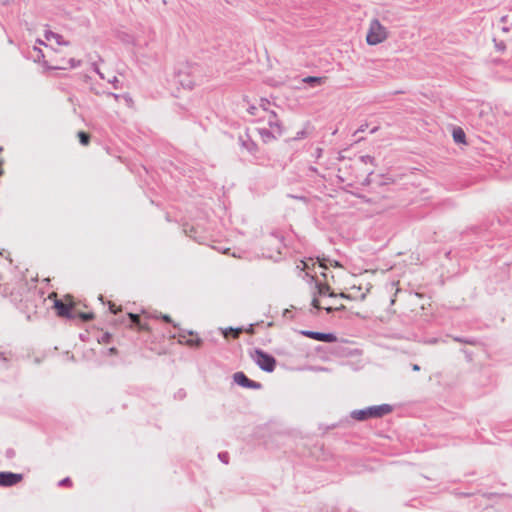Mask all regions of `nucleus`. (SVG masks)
Listing matches in <instances>:
<instances>
[{
    "label": "nucleus",
    "mask_w": 512,
    "mask_h": 512,
    "mask_svg": "<svg viewBox=\"0 0 512 512\" xmlns=\"http://www.w3.org/2000/svg\"><path fill=\"white\" fill-rule=\"evenodd\" d=\"M161 318H162L165 322H167V323L172 322V320H171L170 316H168V315H163Z\"/></svg>",
    "instance_id": "23"
},
{
    "label": "nucleus",
    "mask_w": 512,
    "mask_h": 512,
    "mask_svg": "<svg viewBox=\"0 0 512 512\" xmlns=\"http://www.w3.org/2000/svg\"><path fill=\"white\" fill-rule=\"evenodd\" d=\"M392 412V406L389 404H381L371 406L365 409L354 410L351 417L357 421H364L370 418H380Z\"/></svg>",
    "instance_id": "6"
},
{
    "label": "nucleus",
    "mask_w": 512,
    "mask_h": 512,
    "mask_svg": "<svg viewBox=\"0 0 512 512\" xmlns=\"http://www.w3.org/2000/svg\"><path fill=\"white\" fill-rule=\"evenodd\" d=\"M65 317L69 318V319H78L79 318L83 322H88V321L93 320L95 318V315L92 312H80L77 310L76 306H74L70 310L69 315H66Z\"/></svg>",
    "instance_id": "14"
},
{
    "label": "nucleus",
    "mask_w": 512,
    "mask_h": 512,
    "mask_svg": "<svg viewBox=\"0 0 512 512\" xmlns=\"http://www.w3.org/2000/svg\"><path fill=\"white\" fill-rule=\"evenodd\" d=\"M343 298L363 300L365 298V293H360L355 290V287H352L349 294L345 295L342 293L340 295H336L329 289L328 291H325L323 295L319 293V297L313 299L312 305L315 308L325 309L328 312L340 310L344 308V304L341 302V299Z\"/></svg>",
    "instance_id": "2"
},
{
    "label": "nucleus",
    "mask_w": 512,
    "mask_h": 512,
    "mask_svg": "<svg viewBox=\"0 0 512 512\" xmlns=\"http://www.w3.org/2000/svg\"><path fill=\"white\" fill-rule=\"evenodd\" d=\"M38 42L45 47V51H58L70 46L61 35L49 30L44 32L43 39H39Z\"/></svg>",
    "instance_id": "8"
},
{
    "label": "nucleus",
    "mask_w": 512,
    "mask_h": 512,
    "mask_svg": "<svg viewBox=\"0 0 512 512\" xmlns=\"http://www.w3.org/2000/svg\"><path fill=\"white\" fill-rule=\"evenodd\" d=\"M23 479L22 474L12 472H0V486L9 487L13 486Z\"/></svg>",
    "instance_id": "11"
},
{
    "label": "nucleus",
    "mask_w": 512,
    "mask_h": 512,
    "mask_svg": "<svg viewBox=\"0 0 512 512\" xmlns=\"http://www.w3.org/2000/svg\"><path fill=\"white\" fill-rule=\"evenodd\" d=\"M195 345H197V346H198V345H200V340H199V339H197V340L195 341Z\"/></svg>",
    "instance_id": "28"
},
{
    "label": "nucleus",
    "mask_w": 512,
    "mask_h": 512,
    "mask_svg": "<svg viewBox=\"0 0 512 512\" xmlns=\"http://www.w3.org/2000/svg\"><path fill=\"white\" fill-rule=\"evenodd\" d=\"M77 138L82 146H89L91 142V135L85 131H79Z\"/></svg>",
    "instance_id": "18"
},
{
    "label": "nucleus",
    "mask_w": 512,
    "mask_h": 512,
    "mask_svg": "<svg viewBox=\"0 0 512 512\" xmlns=\"http://www.w3.org/2000/svg\"><path fill=\"white\" fill-rule=\"evenodd\" d=\"M128 317L130 318L132 323L135 324V326L141 321L140 316L137 314L128 313Z\"/></svg>",
    "instance_id": "21"
},
{
    "label": "nucleus",
    "mask_w": 512,
    "mask_h": 512,
    "mask_svg": "<svg viewBox=\"0 0 512 512\" xmlns=\"http://www.w3.org/2000/svg\"><path fill=\"white\" fill-rule=\"evenodd\" d=\"M276 361L273 357L258 351V366L267 372H272L275 368Z\"/></svg>",
    "instance_id": "13"
},
{
    "label": "nucleus",
    "mask_w": 512,
    "mask_h": 512,
    "mask_svg": "<svg viewBox=\"0 0 512 512\" xmlns=\"http://www.w3.org/2000/svg\"><path fill=\"white\" fill-rule=\"evenodd\" d=\"M258 124V133H260L264 142H268L281 135V124L274 111H270L267 108L258 110Z\"/></svg>",
    "instance_id": "3"
},
{
    "label": "nucleus",
    "mask_w": 512,
    "mask_h": 512,
    "mask_svg": "<svg viewBox=\"0 0 512 512\" xmlns=\"http://www.w3.org/2000/svg\"><path fill=\"white\" fill-rule=\"evenodd\" d=\"M296 268L304 272L307 277H310L313 281H315L318 287V293L323 295L325 291L329 290V285L326 283V271L328 268L322 261L314 260L313 258L300 260Z\"/></svg>",
    "instance_id": "1"
},
{
    "label": "nucleus",
    "mask_w": 512,
    "mask_h": 512,
    "mask_svg": "<svg viewBox=\"0 0 512 512\" xmlns=\"http://www.w3.org/2000/svg\"><path fill=\"white\" fill-rule=\"evenodd\" d=\"M326 77H315V76H308L303 79V82L308 83L310 85H322L326 81Z\"/></svg>",
    "instance_id": "19"
},
{
    "label": "nucleus",
    "mask_w": 512,
    "mask_h": 512,
    "mask_svg": "<svg viewBox=\"0 0 512 512\" xmlns=\"http://www.w3.org/2000/svg\"><path fill=\"white\" fill-rule=\"evenodd\" d=\"M399 293H401L399 281L387 282L378 291V301L382 306H393Z\"/></svg>",
    "instance_id": "7"
},
{
    "label": "nucleus",
    "mask_w": 512,
    "mask_h": 512,
    "mask_svg": "<svg viewBox=\"0 0 512 512\" xmlns=\"http://www.w3.org/2000/svg\"><path fill=\"white\" fill-rule=\"evenodd\" d=\"M2 173H3V170L0 168V175H2Z\"/></svg>",
    "instance_id": "29"
},
{
    "label": "nucleus",
    "mask_w": 512,
    "mask_h": 512,
    "mask_svg": "<svg viewBox=\"0 0 512 512\" xmlns=\"http://www.w3.org/2000/svg\"><path fill=\"white\" fill-rule=\"evenodd\" d=\"M279 255H280V251L278 250V248L276 249L275 254L274 253H267L266 254V256L269 257V258H276Z\"/></svg>",
    "instance_id": "22"
},
{
    "label": "nucleus",
    "mask_w": 512,
    "mask_h": 512,
    "mask_svg": "<svg viewBox=\"0 0 512 512\" xmlns=\"http://www.w3.org/2000/svg\"><path fill=\"white\" fill-rule=\"evenodd\" d=\"M390 32L377 18L370 20L367 32L366 43L369 46H376L384 43L389 38Z\"/></svg>",
    "instance_id": "5"
},
{
    "label": "nucleus",
    "mask_w": 512,
    "mask_h": 512,
    "mask_svg": "<svg viewBox=\"0 0 512 512\" xmlns=\"http://www.w3.org/2000/svg\"><path fill=\"white\" fill-rule=\"evenodd\" d=\"M76 306V302L71 295H65L63 299L55 300L54 307L57 310V314L61 317L69 315L70 310Z\"/></svg>",
    "instance_id": "9"
},
{
    "label": "nucleus",
    "mask_w": 512,
    "mask_h": 512,
    "mask_svg": "<svg viewBox=\"0 0 512 512\" xmlns=\"http://www.w3.org/2000/svg\"><path fill=\"white\" fill-rule=\"evenodd\" d=\"M233 379L235 383L243 387L253 388L255 386L253 381L249 380L243 372L235 373Z\"/></svg>",
    "instance_id": "15"
},
{
    "label": "nucleus",
    "mask_w": 512,
    "mask_h": 512,
    "mask_svg": "<svg viewBox=\"0 0 512 512\" xmlns=\"http://www.w3.org/2000/svg\"><path fill=\"white\" fill-rule=\"evenodd\" d=\"M301 333L308 338L326 343H332L337 340V337L332 333H321L314 331H302Z\"/></svg>",
    "instance_id": "12"
},
{
    "label": "nucleus",
    "mask_w": 512,
    "mask_h": 512,
    "mask_svg": "<svg viewBox=\"0 0 512 512\" xmlns=\"http://www.w3.org/2000/svg\"><path fill=\"white\" fill-rule=\"evenodd\" d=\"M110 309L113 313H117L116 307H114V305L110 306Z\"/></svg>",
    "instance_id": "26"
},
{
    "label": "nucleus",
    "mask_w": 512,
    "mask_h": 512,
    "mask_svg": "<svg viewBox=\"0 0 512 512\" xmlns=\"http://www.w3.org/2000/svg\"><path fill=\"white\" fill-rule=\"evenodd\" d=\"M362 160H363V161L368 160V161H370V162H372V161H373V159H372L370 156L363 157V158H362Z\"/></svg>",
    "instance_id": "24"
},
{
    "label": "nucleus",
    "mask_w": 512,
    "mask_h": 512,
    "mask_svg": "<svg viewBox=\"0 0 512 512\" xmlns=\"http://www.w3.org/2000/svg\"><path fill=\"white\" fill-rule=\"evenodd\" d=\"M242 332V329L241 328H237V329H234V328H226V329H223L222 330V334L224 336L225 339H229V338H238L239 334Z\"/></svg>",
    "instance_id": "17"
},
{
    "label": "nucleus",
    "mask_w": 512,
    "mask_h": 512,
    "mask_svg": "<svg viewBox=\"0 0 512 512\" xmlns=\"http://www.w3.org/2000/svg\"><path fill=\"white\" fill-rule=\"evenodd\" d=\"M137 330L138 331H145V332H150L151 331V327L149 326L148 322L146 321H140L137 325Z\"/></svg>",
    "instance_id": "20"
},
{
    "label": "nucleus",
    "mask_w": 512,
    "mask_h": 512,
    "mask_svg": "<svg viewBox=\"0 0 512 512\" xmlns=\"http://www.w3.org/2000/svg\"><path fill=\"white\" fill-rule=\"evenodd\" d=\"M179 82L182 86L185 88H193L196 80H195V72L190 71L188 68H185L183 70H180L178 72Z\"/></svg>",
    "instance_id": "10"
},
{
    "label": "nucleus",
    "mask_w": 512,
    "mask_h": 512,
    "mask_svg": "<svg viewBox=\"0 0 512 512\" xmlns=\"http://www.w3.org/2000/svg\"><path fill=\"white\" fill-rule=\"evenodd\" d=\"M43 62L51 69H69L74 67V58L70 46L59 49L58 51L39 50Z\"/></svg>",
    "instance_id": "4"
},
{
    "label": "nucleus",
    "mask_w": 512,
    "mask_h": 512,
    "mask_svg": "<svg viewBox=\"0 0 512 512\" xmlns=\"http://www.w3.org/2000/svg\"><path fill=\"white\" fill-rule=\"evenodd\" d=\"M2 163H3V161H2V160H0V166L2 165Z\"/></svg>",
    "instance_id": "30"
},
{
    "label": "nucleus",
    "mask_w": 512,
    "mask_h": 512,
    "mask_svg": "<svg viewBox=\"0 0 512 512\" xmlns=\"http://www.w3.org/2000/svg\"><path fill=\"white\" fill-rule=\"evenodd\" d=\"M413 369H414V370H416V371H418V370H419V366H418V365H414V366H413Z\"/></svg>",
    "instance_id": "27"
},
{
    "label": "nucleus",
    "mask_w": 512,
    "mask_h": 512,
    "mask_svg": "<svg viewBox=\"0 0 512 512\" xmlns=\"http://www.w3.org/2000/svg\"><path fill=\"white\" fill-rule=\"evenodd\" d=\"M110 309L113 313H117L116 307H114V305L110 306Z\"/></svg>",
    "instance_id": "25"
},
{
    "label": "nucleus",
    "mask_w": 512,
    "mask_h": 512,
    "mask_svg": "<svg viewBox=\"0 0 512 512\" xmlns=\"http://www.w3.org/2000/svg\"><path fill=\"white\" fill-rule=\"evenodd\" d=\"M452 137L455 143L467 145L466 134L461 127H454L452 131Z\"/></svg>",
    "instance_id": "16"
}]
</instances>
